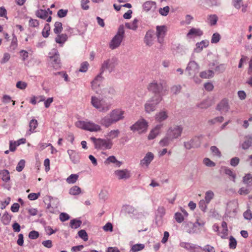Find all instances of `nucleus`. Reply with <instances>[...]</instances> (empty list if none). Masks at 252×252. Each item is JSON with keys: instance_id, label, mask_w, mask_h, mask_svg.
Returning a JSON list of instances; mask_svg holds the SVG:
<instances>
[{"instance_id": "nucleus-30", "label": "nucleus", "mask_w": 252, "mask_h": 252, "mask_svg": "<svg viewBox=\"0 0 252 252\" xmlns=\"http://www.w3.org/2000/svg\"><path fill=\"white\" fill-rule=\"evenodd\" d=\"M36 16L41 19H45L48 17V11L43 9H39L36 11Z\"/></svg>"}, {"instance_id": "nucleus-42", "label": "nucleus", "mask_w": 252, "mask_h": 252, "mask_svg": "<svg viewBox=\"0 0 252 252\" xmlns=\"http://www.w3.org/2000/svg\"><path fill=\"white\" fill-rule=\"evenodd\" d=\"M214 193L212 190H208L205 193V200L207 204L210 203L211 200L214 198Z\"/></svg>"}, {"instance_id": "nucleus-31", "label": "nucleus", "mask_w": 252, "mask_h": 252, "mask_svg": "<svg viewBox=\"0 0 252 252\" xmlns=\"http://www.w3.org/2000/svg\"><path fill=\"white\" fill-rule=\"evenodd\" d=\"M67 39V36L66 34H59L55 38V41L57 43L60 44L64 43Z\"/></svg>"}, {"instance_id": "nucleus-14", "label": "nucleus", "mask_w": 252, "mask_h": 252, "mask_svg": "<svg viewBox=\"0 0 252 252\" xmlns=\"http://www.w3.org/2000/svg\"><path fill=\"white\" fill-rule=\"evenodd\" d=\"M229 108L228 100L226 99H222L217 106V109L220 111L221 113H227Z\"/></svg>"}, {"instance_id": "nucleus-25", "label": "nucleus", "mask_w": 252, "mask_h": 252, "mask_svg": "<svg viewBox=\"0 0 252 252\" xmlns=\"http://www.w3.org/2000/svg\"><path fill=\"white\" fill-rule=\"evenodd\" d=\"M120 133V131L118 129L111 130L107 133L105 137L108 140L112 141V139L118 137Z\"/></svg>"}, {"instance_id": "nucleus-18", "label": "nucleus", "mask_w": 252, "mask_h": 252, "mask_svg": "<svg viewBox=\"0 0 252 252\" xmlns=\"http://www.w3.org/2000/svg\"><path fill=\"white\" fill-rule=\"evenodd\" d=\"M100 123L102 126L106 128H108L113 124H115L109 113L107 115L101 118Z\"/></svg>"}, {"instance_id": "nucleus-54", "label": "nucleus", "mask_w": 252, "mask_h": 252, "mask_svg": "<svg viewBox=\"0 0 252 252\" xmlns=\"http://www.w3.org/2000/svg\"><path fill=\"white\" fill-rule=\"evenodd\" d=\"M169 7L168 6H166L163 8H160L159 10V13L160 14H161L162 16H166L167 15L169 12Z\"/></svg>"}, {"instance_id": "nucleus-22", "label": "nucleus", "mask_w": 252, "mask_h": 252, "mask_svg": "<svg viewBox=\"0 0 252 252\" xmlns=\"http://www.w3.org/2000/svg\"><path fill=\"white\" fill-rule=\"evenodd\" d=\"M209 43V41L207 40H204L200 42H197L196 44V47L194 49V52L195 53L201 52L203 48L208 46Z\"/></svg>"}, {"instance_id": "nucleus-2", "label": "nucleus", "mask_w": 252, "mask_h": 252, "mask_svg": "<svg viewBox=\"0 0 252 252\" xmlns=\"http://www.w3.org/2000/svg\"><path fill=\"white\" fill-rule=\"evenodd\" d=\"M116 65L117 60L115 58L109 59L104 61L101 65V71L100 73L97 75L96 79L98 78H104L106 77V74L107 72L105 70H109L108 73H110Z\"/></svg>"}, {"instance_id": "nucleus-16", "label": "nucleus", "mask_w": 252, "mask_h": 252, "mask_svg": "<svg viewBox=\"0 0 252 252\" xmlns=\"http://www.w3.org/2000/svg\"><path fill=\"white\" fill-rule=\"evenodd\" d=\"M163 87L162 84L157 82L153 81L148 86V90L155 94L159 93L162 90Z\"/></svg>"}, {"instance_id": "nucleus-19", "label": "nucleus", "mask_w": 252, "mask_h": 252, "mask_svg": "<svg viewBox=\"0 0 252 252\" xmlns=\"http://www.w3.org/2000/svg\"><path fill=\"white\" fill-rule=\"evenodd\" d=\"M143 10L147 12L149 11H154L156 9V3L153 1H147L142 5Z\"/></svg>"}, {"instance_id": "nucleus-37", "label": "nucleus", "mask_w": 252, "mask_h": 252, "mask_svg": "<svg viewBox=\"0 0 252 252\" xmlns=\"http://www.w3.org/2000/svg\"><path fill=\"white\" fill-rule=\"evenodd\" d=\"M81 192V189L77 186H74L71 188L69 190V193L73 195H77L79 194Z\"/></svg>"}, {"instance_id": "nucleus-10", "label": "nucleus", "mask_w": 252, "mask_h": 252, "mask_svg": "<svg viewBox=\"0 0 252 252\" xmlns=\"http://www.w3.org/2000/svg\"><path fill=\"white\" fill-rule=\"evenodd\" d=\"M50 61L54 67L57 68L61 67V61L60 59V55L56 50H53L52 52L50 53Z\"/></svg>"}, {"instance_id": "nucleus-64", "label": "nucleus", "mask_w": 252, "mask_h": 252, "mask_svg": "<svg viewBox=\"0 0 252 252\" xmlns=\"http://www.w3.org/2000/svg\"><path fill=\"white\" fill-rule=\"evenodd\" d=\"M175 219L179 223L182 222L184 220L182 214L180 213H176L175 214Z\"/></svg>"}, {"instance_id": "nucleus-15", "label": "nucleus", "mask_w": 252, "mask_h": 252, "mask_svg": "<svg viewBox=\"0 0 252 252\" xmlns=\"http://www.w3.org/2000/svg\"><path fill=\"white\" fill-rule=\"evenodd\" d=\"M199 68L198 64L193 61H190L186 68V71L189 74H194L197 72Z\"/></svg>"}, {"instance_id": "nucleus-27", "label": "nucleus", "mask_w": 252, "mask_h": 252, "mask_svg": "<svg viewBox=\"0 0 252 252\" xmlns=\"http://www.w3.org/2000/svg\"><path fill=\"white\" fill-rule=\"evenodd\" d=\"M18 46V40L17 37L14 34H12V39L9 46V51L11 52L14 51Z\"/></svg>"}, {"instance_id": "nucleus-21", "label": "nucleus", "mask_w": 252, "mask_h": 252, "mask_svg": "<svg viewBox=\"0 0 252 252\" xmlns=\"http://www.w3.org/2000/svg\"><path fill=\"white\" fill-rule=\"evenodd\" d=\"M203 34V32L200 29L191 28L187 34L188 38H191L193 37L200 36Z\"/></svg>"}, {"instance_id": "nucleus-56", "label": "nucleus", "mask_w": 252, "mask_h": 252, "mask_svg": "<svg viewBox=\"0 0 252 252\" xmlns=\"http://www.w3.org/2000/svg\"><path fill=\"white\" fill-rule=\"evenodd\" d=\"M203 163L208 167H214L216 165L215 163L208 158H205L203 159Z\"/></svg>"}, {"instance_id": "nucleus-51", "label": "nucleus", "mask_w": 252, "mask_h": 252, "mask_svg": "<svg viewBox=\"0 0 252 252\" xmlns=\"http://www.w3.org/2000/svg\"><path fill=\"white\" fill-rule=\"evenodd\" d=\"M25 166V161L24 159H21L18 163L16 166V170L18 172H21L24 169Z\"/></svg>"}, {"instance_id": "nucleus-41", "label": "nucleus", "mask_w": 252, "mask_h": 252, "mask_svg": "<svg viewBox=\"0 0 252 252\" xmlns=\"http://www.w3.org/2000/svg\"><path fill=\"white\" fill-rule=\"evenodd\" d=\"M244 184H247L249 186L252 185V175L250 174H246L243 179Z\"/></svg>"}, {"instance_id": "nucleus-23", "label": "nucleus", "mask_w": 252, "mask_h": 252, "mask_svg": "<svg viewBox=\"0 0 252 252\" xmlns=\"http://www.w3.org/2000/svg\"><path fill=\"white\" fill-rule=\"evenodd\" d=\"M154 154L151 152H148L146 154L144 158L141 160L140 164L141 165H145L148 166L151 162L154 159Z\"/></svg>"}, {"instance_id": "nucleus-48", "label": "nucleus", "mask_w": 252, "mask_h": 252, "mask_svg": "<svg viewBox=\"0 0 252 252\" xmlns=\"http://www.w3.org/2000/svg\"><path fill=\"white\" fill-rule=\"evenodd\" d=\"M220 39V34L216 32L214 33L212 36L211 38V43H217L219 42Z\"/></svg>"}, {"instance_id": "nucleus-36", "label": "nucleus", "mask_w": 252, "mask_h": 252, "mask_svg": "<svg viewBox=\"0 0 252 252\" xmlns=\"http://www.w3.org/2000/svg\"><path fill=\"white\" fill-rule=\"evenodd\" d=\"M11 220V216L7 213L5 212L1 218V221L4 225L8 224Z\"/></svg>"}, {"instance_id": "nucleus-34", "label": "nucleus", "mask_w": 252, "mask_h": 252, "mask_svg": "<svg viewBox=\"0 0 252 252\" xmlns=\"http://www.w3.org/2000/svg\"><path fill=\"white\" fill-rule=\"evenodd\" d=\"M252 144V138L251 137H246L245 140L242 144V148L244 150L248 149Z\"/></svg>"}, {"instance_id": "nucleus-32", "label": "nucleus", "mask_w": 252, "mask_h": 252, "mask_svg": "<svg viewBox=\"0 0 252 252\" xmlns=\"http://www.w3.org/2000/svg\"><path fill=\"white\" fill-rule=\"evenodd\" d=\"M218 20V17L216 14L210 15L208 18V23L210 26H214L216 25Z\"/></svg>"}, {"instance_id": "nucleus-39", "label": "nucleus", "mask_w": 252, "mask_h": 252, "mask_svg": "<svg viewBox=\"0 0 252 252\" xmlns=\"http://www.w3.org/2000/svg\"><path fill=\"white\" fill-rule=\"evenodd\" d=\"M0 175L1 176V179L5 182H7L10 180L9 173L7 170H3L0 173Z\"/></svg>"}, {"instance_id": "nucleus-24", "label": "nucleus", "mask_w": 252, "mask_h": 252, "mask_svg": "<svg viewBox=\"0 0 252 252\" xmlns=\"http://www.w3.org/2000/svg\"><path fill=\"white\" fill-rule=\"evenodd\" d=\"M153 35L151 32H148L146 33L144 41L146 45L151 46L153 44Z\"/></svg>"}, {"instance_id": "nucleus-33", "label": "nucleus", "mask_w": 252, "mask_h": 252, "mask_svg": "<svg viewBox=\"0 0 252 252\" xmlns=\"http://www.w3.org/2000/svg\"><path fill=\"white\" fill-rule=\"evenodd\" d=\"M173 139L170 137L168 135L166 136L164 138L161 139L159 141V144L161 146L164 147L168 146L172 141Z\"/></svg>"}, {"instance_id": "nucleus-26", "label": "nucleus", "mask_w": 252, "mask_h": 252, "mask_svg": "<svg viewBox=\"0 0 252 252\" xmlns=\"http://www.w3.org/2000/svg\"><path fill=\"white\" fill-rule=\"evenodd\" d=\"M168 117L167 112L162 111L157 113L156 115V120L158 122H162L166 120Z\"/></svg>"}, {"instance_id": "nucleus-55", "label": "nucleus", "mask_w": 252, "mask_h": 252, "mask_svg": "<svg viewBox=\"0 0 252 252\" xmlns=\"http://www.w3.org/2000/svg\"><path fill=\"white\" fill-rule=\"evenodd\" d=\"M223 117L222 116H220L211 119L209 120L208 122L211 124H215L217 123H221L223 121Z\"/></svg>"}, {"instance_id": "nucleus-17", "label": "nucleus", "mask_w": 252, "mask_h": 252, "mask_svg": "<svg viewBox=\"0 0 252 252\" xmlns=\"http://www.w3.org/2000/svg\"><path fill=\"white\" fill-rule=\"evenodd\" d=\"M180 246L190 252H199L200 248L198 247V246H196L191 243L181 242L180 244Z\"/></svg>"}, {"instance_id": "nucleus-38", "label": "nucleus", "mask_w": 252, "mask_h": 252, "mask_svg": "<svg viewBox=\"0 0 252 252\" xmlns=\"http://www.w3.org/2000/svg\"><path fill=\"white\" fill-rule=\"evenodd\" d=\"M81 224L82 221L76 219H73L70 221V226L73 229H76L79 227Z\"/></svg>"}, {"instance_id": "nucleus-43", "label": "nucleus", "mask_w": 252, "mask_h": 252, "mask_svg": "<svg viewBox=\"0 0 252 252\" xmlns=\"http://www.w3.org/2000/svg\"><path fill=\"white\" fill-rule=\"evenodd\" d=\"M78 177L77 174H71L66 179V182L68 184H74L78 180Z\"/></svg>"}, {"instance_id": "nucleus-50", "label": "nucleus", "mask_w": 252, "mask_h": 252, "mask_svg": "<svg viewBox=\"0 0 252 252\" xmlns=\"http://www.w3.org/2000/svg\"><path fill=\"white\" fill-rule=\"evenodd\" d=\"M224 173L232 178L233 181L235 182L236 178V174L229 168H225L224 169Z\"/></svg>"}, {"instance_id": "nucleus-6", "label": "nucleus", "mask_w": 252, "mask_h": 252, "mask_svg": "<svg viewBox=\"0 0 252 252\" xmlns=\"http://www.w3.org/2000/svg\"><path fill=\"white\" fill-rule=\"evenodd\" d=\"M162 100L160 95H155L151 100L148 101L145 104V110L147 113H150L154 111L156 106Z\"/></svg>"}, {"instance_id": "nucleus-40", "label": "nucleus", "mask_w": 252, "mask_h": 252, "mask_svg": "<svg viewBox=\"0 0 252 252\" xmlns=\"http://www.w3.org/2000/svg\"><path fill=\"white\" fill-rule=\"evenodd\" d=\"M63 30V25L61 22H56L54 24V32L56 34L60 33Z\"/></svg>"}, {"instance_id": "nucleus-58", "label": "nucleus", "mask_w": 252, "mask_h": 252, "mask_svg": "<svg viewBox=\"0 0 252 252\" xmlns=\"http://www.w3.org/2000/svg\"><path fill=\"white\" fill-rule=\"evenodd\" d=\"M232 3L237 9H239L241 6H243L242 0H232Z\"/></svg>"}, {"instance_id": "nucleus-45", "label": "nucleus", "mask_w": 252, "mask_h": 252, "mask_svg": "<svg viewBox=\"0 0 252 252\" xmlns=\"http://www.w3.org/2000/svg\"><path fill=\"white\" fill-rule=\"evenodd\" d=\"M145 246L142 244H137L132 246L131 248V251L133 252H137L142 250L144 248Z\"/></svg>"}, {"instance_id": "nucleus-11", "label": "nucleus", "mask_w": 252, "mask_h": 252, "mask_svg": "<svg viewBox=\"0 0 252 252\" xmlns=\"http://www.w3.org/2000/svg\"><path fill=\"white\" fill-rule=\"evenodd\" d=\"M156 30L158 41L159 43L162 44L167 32V28L164 25L158 26L156 27Z\"/></svg>"}, {"instance_id": "nucleus-7", "label": "nucleus", "mask_w": 252, "mask_h": 252, "mask_svg": "<svg viewBox=\"0 0 252 252\" xmlns=\"http://www.w3.org/2000/svg\"><path fill=\"white\" fill-rule=\"evenodd\" d=\"M183 128L181 126L174 125L169 128L167 131V135H168L173 140L180 137L181 136Z\"/></svg>"}, {"instance_id": "nucleus-63", "label": "nucleus", "mask_w": 252, "mask_h": 252, "mask_svg": "<svg viewBox=\"0 0 252 252\" xmlns=\"http://www.w3.org/2000/svg\"><path fill=\"white\" fill-rule=\"evenodd\" d=\"M243 216L245 219L248 220H251L252 219V211L249 209L247 210L244 213Z\"/></svg>"}, {"instance_id": "nucleus-12", "label": "nucleus", "mask_w": 252, "mask_h": 252, "mask_svg": "<svg viewBox=\"0 0 252 252\" xmlns=\"http://www.w3.org/2000/svg\"><path fill=\"white\" fill-rule=\"evenodd\" d=\"M200 142L199 138L197 137H195L190 139L189 141L185 142L184 143L185 147L189 150L191 148H197L200 146Z\"/></svg>"}, {"instance_id": "nucleus-61", "label": "nucleus", "mask_w": 252, "mask_h": 252, "mask_svg": "<svg viewBox=\"0 0 252 252\" xmlns=\"http://www.w3.org/2000/svg\"><path fill=\"white\" fill-rule=\"evenodd\" d=\"M90 2L89 0H81V8L84 10H88L89 8L88 3Z\"/></svg>"}, {"instance_id": "nucleus-59", "label": "nucleus", "mask_w": 252, "mask_h": 252, "mask_svg": "<svg viewBox=\"0 0 252 252\" xmlns=\"http://www.w3.org/2000/svg\"><path fill=\"white\" fill-rule=\"evenodd\" d=\"M225 69V65L224 64H221L216 67L215 71L218 73L222 72Z\"/></svg>"}, {"instance_id": "nucleus-60", "label": "nucleus", "mask_w": 252, "mask_h": 252, "mask_svg": "<svg viewBox=\"0 0 252 252\" xmlns=\"http://www.w3.org/2000/svg\"><path fill=\"white\" fill-rule=\"evenodd\" d=\"M27 86V84L22 81H19L16 83V87L21 90L26 89Z\"/></svg>"}, {"instance_id": "nucleus-52", "label": "nucleus", "mask_w": 252, "mask_h": 252, "mask_svg": "<svg viewBox=\"0 0 252 252\" xmlns=\"http://www.w3.org/2000/svg\"><path fill=\"white\" fill-rule=\"evenodd\" d=\"M210 149L214 156L219 158L221 157V152L216 146H212Z\"/></svg>"}, {"instance_id": "nucleus-49", "label": "nucleus", "mask_w": 252, "mask_h": 252, "mask_svg": "<svg viewBox=\"0 0 252 252\" xmlns=\"http://www.w3.org/2000/svg\"><path fill=\"white\" fill-rule=\"evenodd\" d=\"M89 65V63L87 62H84L81 64L80 68L78 70V71L81 72H85L87 71Z\"/></svg>"}, {"instance_id": "nucleus-28", "label": "nucleus", "mask_w": 252, "mask_h": 252, "mask_svg": "<svg viewBox=\"0 0 252 252\" xmlns=\"http://www.w3.org/2000/svg\"><path fill=\"white\" fill-rule=\"evenodd\" d=\"M138 20L135 19L132 23H126L125 26L126 28L133 31H136L138 28Z\"/></svg>"}, {"instance_id": "nucleus-20", "label": "nucleus", "mask_w": 252, "mask_h": 252, "mask_svg": "<svg viewBox=\"0 0 252 252\" xmlns=\"http://www.w3.org/2000/svg\"><path fill=\"white\" fill-rule=\"evenodd\" d=\"M92 89L97 94L101 93L102 86L101 80H93L91 82Z\"/></svg>"}, {"instance_id": "nucleus-1", "label": "nucleus", "mask_w": 252, "mask_h": 252, "mask_svg": "<svg viewBox=\"0 0 252 252\" xmlns=\"http://www.w3.org/2000/svg\"><path fill=\"white\" fill-rule=\"evenodd\" d=\"M91 103L99 112L102 113L108 111L112 105L110 102H106L103 98L94 95L91 96Z\"/></svg>"}, {"instance_id": "nucleus-29", "label": "nucleus", "mask_w": 252, "mask_h": 252, "mask_svg": "<svg viewBox=\"0 0 252 252\" xmlns=\"http://www.w3.org/2000/svg\"><path fill=\"white\" fill-rule=\"evenodd\" d=\"M214 72L211 70H207L200 73V77L203 79H207L209 78H212L214 76Z\"/></svg>"}, {"instance_id": "nucleus-8", "label": "nucleus", "mask_w": 252, "mask_h": 252, "mask_svg": "<svg viewBox=\"0 0 252 252\" xmlns=\"http://www.w3.org/2000/svg\"><path fill=\"white\" fill-rule=\"evenodd\" d=\"M148 123L144 119H140L131 127L130 129L133 131H137L139 133L145 132L147 131Z\"/></svg>"}, {"instance_id": "nucleus-46", "label": "nucleus", "mask_w": 252, "mask_h": 252, "mask_svg": "<svg viewBox=\"0 0 252 252\" xmlns=\"http://www.w3.org/2000/svg\"><path fill=\"white\" fill-rule=\"evenodd\" d=\"M237 244L236 240L233 236H230L229 242V248L231 249H235L236 247Z\"/></svg>"}, {"instance_id": "nucleus-9", "label": "nucleus", "mask_w": 252, "mask_h": 252, "mask_svg": "<svg viewBox=\"0 0 252 252\" xmlns=\"http://www.w3.org/2000/svg\"><path fill=\"white\" fill-rule=\"evenodd\" d=\"M113 121L115 124L124 119L125 111L120 109H115L112 110L109 113Z\"/></svg>"}, {"instance_id": "nucleus-3", "label": "nucleus", "mask_w": 252, "mask_h": 252, "mask_svg": "<svg viewBox=\"0 0 252 252\" xmlns=\"http://www.w3.org/2000/svg\"><path fill=\"white\" fill-rule=\"evenodd\" d=\"M75 126L77 127L91 132H98L102 130L100 126L90 121H78L76 122Z\"/></svg>"}, {"instance_id": "nucleus-44", "label": "nucleus", "mask_w": 252, "mask_h": 252, "mask_svg": "<svg viewBox=\"0 0 252 252\" xmlns=\"http://www.w3.org/2000/svg\"><path fill=\"white\" fill-rule=\"evenodd\" d=\"M78 236L80 238L83 239L84 241H87L88 240V236L85 230L82 229L78 231Z\"/></svg>"}, {"instance_id": "nucleus-62", "label": "nucleus", "mask_w": 252, "mask_h": 252, "mask_svg": "<svg viewBox=\"0 0 252 252\" xmlns=\"http://www.w3.org/2000/svg\"><path fill=\"white\" fill-rule=\"evenodd\" d=\"M29 237L31 239H35L39 237V233L37 231L33 230L29 233Z\"/></svg>"}, {"instance_id": "nucleus-47", "label": "nucleus", "mask_w": 252, "mask_h": 252, "mask_svg": "<svg viewBox=\"0 0 252 252\" xmlns=\"http://www.w3.org/2000/svg\"><path fill=\"white\" fill-rule=\"evenodd\" d=\"M38 125L37 120L35 119L32 120L30 122L29 126L30 127V130L31 132H33L34 129L37 127Z\"/></svg>"}, {"instance_id": "nucleus-4", "label": "nucleus", "mask_w": 252, "mask_h": 252, "mask_svg": "<svg viewBox=\"0 0 252 252\" xmlns=\"http://www.w3.org/2000/svg\"><path fill=\"white\" fill-rule=\"evenodd\" d=\"M125 30L124 26L120 25L116 34L113 37L109 43L110 49L114 50L119 47L124 37Z\"/></svg>"}, {"instance_id": "nucleus-57", "label": "nucleus", "mask_w": 252, "mask_h": 252, "mask_svg": "<svg viewBox=\"0 0 252 252\" xmlns=\"http://www.w3.org/2000/svg\"><path fill=\"white\" fill-rule=\"evenodd\" d=\"M250 192V189L246 187H242L239 189L238 192L240 195H247Z\"/></svg>"}, {"instance_id": "nucleus-35", "label": "nucleus", "mask_w": 252, "mask_h": 252, "mask_svg": "<svg viewBox=\"0 0 252 252\" xmlns=\"http://www.w3.org/2000/svg\"><path fill=\"white\" fill-rule=\"evenodd\" d=\"M104 163L105 164H109L110 163H116V165L118 167H120L121 165V162L119 161H118L115 157L112 156L108 157L106 160L105 161Z\"/></svg>"}, {"instance_id": "nucleus-13", "label": "nucleus", "mask_w": 252, "mask_h": 252, "mask_svg": "<svg viewBox=\"0 0 252 252\" xmlns=\"http://www.w3.org/2000/svg\"><path fill=\"white\" fill-rule=\"evenodd\" d=\"M114 174L119 180H126L130 177V171L127 169L116 170Z\"/></svg>"}, {"instance_id": "nucleus-53", "label": "nucleus", "mask_w": 252, "mask_h": 252, "mask_svg": "<svg viewBox=\"0 0 252 252\" xmlns=\"http://www.w3.org/2000/svg\"><path fill=\"white\" fill-rule=\"evenodd\" d=\"M211 104L212 103L210 101L206 100L202 102L201 103H200L198 105V107H200V108L205 109L211 106Z\"/></svg>"}, {"instance_id": "nucleus-5", "label": "nucleus", "mask_w": 252, "mask_h": 252, "mask_svg": "<svg viewBox=\"0 0 252 252\" xmlns=\"http://www.w3.org/2000/svg\"><path fill=\"white\" fill-rule=\"evenodd\" d=\"M90 139L93 142L95 149H110L113 145L112 141L107 139L96 138L94 137H92Z\"/></svg>"}]
</instances>
